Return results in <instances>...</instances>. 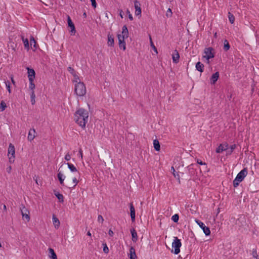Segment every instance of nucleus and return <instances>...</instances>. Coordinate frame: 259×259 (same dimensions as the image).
Segmentation results:
<instances>
[{
    "mask_svg": "<svg viewBox=\"0 0 259 259\" xmlns=\"http://www.w3.org/2000/svg\"><path fill=\"white\" fill-rule=\"evenodd\" d=\"M89 118L88 111L84 109L79 108L74 113V120L82 128H84Z\"/></svg>",
    "mask_w": 259,
    "mask_h": 259,
    "instance_id": "f257e3e1",
    "label": "nucleus"
},
{
    "mask_svg": "<svg viewBox=\"0 0 259 259\" xmlns=\"http://www.w3.org/2000/svg\"><path fill=\"white\" fill-rule=\"evenodd\" d=\"M189 174L194 179L197 178L201 173V170L198 167L197 164H192L188 167Z\"/></svg>",
    "mask_w": 259,
    "mask_h": 259,
    "instance_id": "f03ea898",
    "label": "nucleus"
},
{
    "mask_svg": "<svg viewBox=\"0 0 259 259\" xmlns=\"http://www.w3.org/2000/svg\"><path fill=\"white\" fill-rule=\"evenodd\" d=\"M86 87L83 82L79 81L75 84L74 92L78 96H83L86 94Z\"/></svg>",
    "mask_w": 259,
    "mask_h": 259,
    "instance_id": "7ed1b4c3",
    "label": "nucleus"
},
{
    "mask_svg": "<svg viewBox=\"0 0 259 259\" xmlns=\"http://www.w3.org/2000/svg\"><path fill=\"white\" fill-rule=\"evenodd\" d=\"M247 174V170L246 168H244L241 170L237 175L236 178L233 181V186L234 187H236L239 185V184L241 182L245 177Z\"/></svg>",
    "mask_w": 259,
    "mask_h": 259,
    "instance_id": "20e7f679",
    "label": "nucleus"
},
{
    "mask_svg": "<svg viewBox=\"0 0 259 259\" xmlns=\"http://www.w3.org/2000/svg\"><path fill=\"white\" fill-rule=\"evenodd\" d=\"M236 225L238 227L239 230L245 229L247 225L245 217L244 215H240L236 220Z\"/></svg>",
    "mask_w": 259,
    "mask_h": 259,
    "instance_id": "39448f33",
    "label": "nucleus"
},
{
    "mask_svg": "<svg viewBox=\"0 0 259 259\" xmlns=\"http://www.w3.org/2000/svg\"><path fill=\"white\" fill-rule=\"evenodd\" d=\"M182 245L181 240L178 239L177 237H174V240L172 243V247L174 248V253L175 254H178L180 252V247Z\"/></svg>",
    "mask_w": 259,
    "mask_h": 259,
    "instance_id": "423d86ee",
    "label": "nucleus"
},
{
    "mask_svg": "<svg viewBox=\"0 0 259 259\" xmlns=\"http://www.w3.org/2000/svg\"><path fill=\"white\" fill-rule=\"evenodd\" d=\"M204 53L205 55L203 57L208 61L210 59L214 58L215 54L214 49L212 47L206 48L204 50Z\"/></svg>",
    "mask_w": 259,
    "mask_h": 259,
    "instance_id": "0eeeda50",
    "label": "nucleus"
},
{
    "mask_svg": "<svg viewBox=\"0 0 259 259\" xmlns=\"http://www.w3.org/2000/svg\"><path fill=\"white\" fill-rule=\"evenodd\" d=\"M15 149L14 146L10 143L9 146L8 156L9 157V161L12 162L14 161L15 157Z\"/></svg>",
    "mask_w": 259,
    "mask_h": 259,
    "instance_id": "6e6552de",
    "label": "nucleus"
},
{
    "mask_svg": "<svg viewBox=\"0 0 259 259\" xmlns=\"http://www.w3.org/2000/svg\"><path fill=\"white\" fill-rule=\"evenodd\" d=\"M21 214L22 215L23 219L26 220L27 222H29L30 220L29 211L27 208H26L23 205H21L20 207Z\"/></svg>",
    "mask_w": 259,
    "mask_h": 259,
    "instance_id": "1a4fd4ad",
    "label": "nucleus"
},
{
    "mask_svg": "<svg viewBox=\"0 0 259 259\" xmlns=\"http://www.w3.org/2000/svg\"><path fill=\"white\" fill-rule=\"evenodd\" d=\"M195 222L203 230L205 235L208 236L210 234V231L209 228L208 227L205 226L203 223L198 220H196Z\"/></svg>",
    "mask_w": 259,
    "mask_h": 259,
    "instance_id": "9d476101",
    "label": "nucleus"
},
{
    "mask_svg": "<svg viewBox=\"0 0 259 259\" xmlns=\"http://www.w3.org/2000/svg\"><path fill=\"white\" fill-rule=\"evenodd\" d=\"M67 23L68 27L70 28V32H71V35H74L76 32L75 26L72 22L71 18L68 15L67 16Z\"/></svg>",
    "mask_w": 259,
    "mask_h": 259,
    "instance_id": "9b49d317",
    "label": "nucleus"
},
{
    "mask_svg": "<svg viewBox=\"0 0 259 259\" xmlns=\"http://www.w3.org/2000/svg\"><path fill=\"white\" fill-rule=\"evenodd\" d=\"M228 149V144L225 142L224 143L220 144L216 149V152L220 153L223 151H226Z\"/></svg>",
    "mask_w": 259,
    "mask_h": 259,
    "instance_id": "f8f14e48",
    "label": "nucleus"
},
{
    "mask_svg": "<svg viewBox=\"0 0 259 259\" xmlns=\"http://www.w3.org/2000/svg\"><path fill=\"white\" fill-rule=\"evenodd\" d=\"M28 77L29 80H34L35 76V72L33 69L27 67Z\"/></svg>",
    "mask_w": 259,
    "mask_h": 259,
    "instance_id": "ddd939ff",
    "label": "nucleus"
},
{
    "mask_svg": "<svg viewBox=\"0 0 259 259\" xmlns=\"http://www.w3.org/2000/svg\"><path fill=\"white\" fill-rule=\"evenodd\" d=\"M135 11V15L136 16L140 15L141 14V4L138 1H135L134 3Z\"/></svg>",
    "mask_w": 259,
    "mask_h": 259,
    "instance_id": "4468645a",
    "label": "nucleus"
},
{
    "mask_svg": "<svg viewBox=\"0 0 259 259\" xmlns=\"http://www.w3.org/2000/svg\"><path fill=\"white\" fill-rule=\"evenodd\" d=\"M219 77V72H216L213 73L210 78V83L212 84H214Z\"/></svg>",
    "mask_w": 259,
    "mask_h": 259,
    "instance_id": "2eb2a0df",
    "label": "nucleus"
},
{
    "mask_svg": "<svg viewBox=\"0 0 259 259\" xmlns=\"http://www.w3.org/2000/svg\"><path fill=\"white\" fill-rule=\"evenodd\" d=\"M130 213L132 222H134L135 220V209L133 203H131L130 204Z\"/></svg>",
    "mask_w": 259,
    "mask_h": 259,
    "instance_id": "dca6fc26",
    "label": "nucleus"
},
{
    "mask_svg": "<svg viewBox=\"0 0 259 259\" xmlns=\"http://www.w3.org/2000/svg\"><path fill=\"white\" fill-rule=\"evenodd\" d=\"M172 58L174 63H177L179 62L180 55L177 50H175L174 52L172 55Z\"/></svg>",
    "mask_w": 259,
    "mask_h": 259,
    "instance_id": "f3484780",
    "label": "nucleus"
},
{
    "mask_svg": "<svg viewBox=\"0 0 259 259\" xmlns=\"http://www.w3.org/2000/svg\"><path fill=\"white\" fill-rule=\"evenodd\" d=\"M35 133H36L35 130L34 128L30 130V131H29L28 135V137H27L28 141H31L34 139V138L35 137Z\"/></svg>",
    "mask_w": 259,
    "mask_h": 259,
    "instance_id": "a211bd4d",
    "label": "nucleus"
},
{
    "mask_svg": "<svg viewBox=\"0 0 259 259\" xmlns=\"http://www.w3.org/2000/svg\"><path fill=\"white\" fill-rule=\"evenodd\" d=\"M66 164L68 165V168L71 171L75 172L77 175H79V171H78L76 168L73 164L68 162Z\"/></svg>",
    "mask_w": 259,
    "mask_h": 259,
    "instance_id": "6ab92c4d",
    "label": "nucleus"
},
{
    "mask_svg": "<svg viewBox=\"0 0 259 259\" xmlns=\"http://www.w3.org/2000/svg\"><path fill=\"white\" fill-rule=\"evenodd\" d=\"M130 259H137V258L135 249L133 246H131L130 248Z\"/></svg>",
    "mask_w": 259,
    "mask_h": 259,
    "instance_id": "aec40b11",
    "label": "nucleus"
},
{
    "mask_svg": "<svg viewBox=\"0 0 259 259\" xmlns=\"http://www.w3.org/2000/svg\"><path fill=\"white\" fill-rule=\"evenodd\" d=\"M131 233L132 237V241L136 242L138 240V235L136 231L134 228L131 229Z\"/></svg>",
    "mask_w": 259,
    "mask_h": 259,
    "instance_id": "412c9836",
    "label": "nucleus"
},
{
    "mask_svg": "<svg viewBox=\"0 0 259 259\" xmlns=\"http://www.w3.org/2000/svg\"><path fill=\"white\" fill-rule=\"evenodd\" d=\"M53 223L55 228H58L60 226V221L59 219L54 214L53 215L52 218Z\"/></svg>",
    "mask_w": 259,
    "mask_h": 259,
    "instance_id": "4be33fe9",
    "label": "nucleus"
},
{
    "mask_svg": "<svg viewBox=\"0 0 259 259\" xmlns=\"http://www.w3.org/2000/svg\"><path fill=\"white\" fill-rule=\"evenodd\" d=\"M122 37L123 38H127L128 35V31L127 27L126 25H124L122 27Z\"/></svg>",
    "mask_w": 259,
    "mask_h": 259,
    "instance_id": "5701e85b",
    "label": "nucleus"
},
{
    "mask_svg": "<svg viewBox=\"0 0 259 259\" xmlns=\"http://www.w3.org/2000/svg\"><path fill=\"white\" fill-rule=\"evenodd\" d=\"M108 45L110 47L113 46L114 44V37L112 35L108 34Z\"/></svg>",
    "mask_w": 259,
    "mask_h": 259,
    "instance_id": "b1692460",
    "label": "nucleus"
},
{
    "mask_svg": "<svg viewBox=\"0 0 259 259\" xmlns=\"http://www.w3.org/2000/svg\"><path fill=\"white\" fill-rule=\"evenodd\" d=\"M60 168L58 170V173L57 174L58 179L61 184H63L65 178V176L60 171Z\"/></svg>",
    "mask_w": 259,
    "mask_h": 259,
    "instance_id": "393cba45",
    "label": "nucleus"
},
{
    "mask_svg": "<svg viewBox=\"0 0 259 259\" xmlns=\"http://www.w3.org/2000/svg\"><path fill=\"white\" fill-rule=\"evenodd\" d=\"M196 69L200 72H202L204 70V65L200 62H198L196 64Z\"/></svg>",
    "mask_w": 259,
    "mask_h": 259,
    "instance_id": "a878e982",
    "label": "nucleus"
},
{
    "mask_svg": "<svg viewBox=\"0 0 259 259\" xmlns=\"http://www.w3.org/2000/svg\"><path fill=\"white\" fill-rule=\"evenodd\" d=\"M236 144H233L231 145L229 148L228 147V149L227 150L226 155H231L234 150V149L236 148Z\"/></svg>",
    "mask_w": 259,
    "mask_h": 259,
    "instance_id": "bb28decb",
    "label": "nucleus"
},
{
    "mask_svg": "<svg viewBox=\"0 0 259 259\" xmlns=\"http://www.w3.org/2000/svg\"><path fill=\"white\" fill-rule=\"evenodd\" d=\"M49 251L50 253L49 256L50 258H51L52 259H57V255L53 249L50 248L49 249Z\"/></svg>",
    "mask_w": 259,
    "mask_h": 259,
    "instance_id": "cd10ccee",
    "label": "nucleus"
},
{
    "mask_svg": "<svg viewBox=\"0 0 259 259\" xmlns=\"http://www.w3.org/2000/svg\"><path fill=\"white\" fill-rule=\"evenodd\" d=\"M153 145L155 150L157 151H159L160 149V145L159 141L155 139L153 141Z\"/></svg>",
    "mask_w": 259,
    "mask_h": 259,
    "instance_id": "c85d7f7f",
    "label": "nucleus"
},
{
    "mask_svg": "<svg viewBox=\"0 0 259 259\" xmlns=\"http://www.w3.org/2000/svg\"><path fill=\"white\" fill-rule=\"evenodd\" d=\"M21 38H22V39L24 43L25 48L28 50L29 49V41H28V39L24 38L23 36H21Z\"/></svg>",
    "mask_w": 259,
    "mask_h": 259,
    "instance_id": "c756f323",
    "label": "nucleus"
},
{
    "mask_svg": "<svg viewBox=\"0 0 259 259\" xmlns=\"http://www.w3.org/2000/svg\"><path fill=\"white\" fill-rule=\"evenodd\" d=\"M30 45L31 48H34V50H35L36 49V42L33 36H31L30 39Z\"/></svg>",
    "mask_w": 259,
    "mask_h": 259,
    "instance_id": "7c9ffc66",
    "label": "nucleus"
},
{
    "mask_svg": "<svg viewBox=\"0 0 259 259\" xmlns=\"http://www.w3.org/2000/svg\"><path fill=\"white\" fill-rule=\"evenodd\" d=\"M230 46L229 45V41L225 39L224 41V47L223 49L225 51H227L230 49Z\"/></svg>",
    "mask_w": 259,
    "mask_h": 259,
    "instance_id": "2f4dec72",
    "label": "nucleus"
},
{
    "mask_svg": "<svg viewBox=\"0 0 259 259\" xmlns=\"http://www.w3.org/2000/svg\"><path fill=\"white\" fill-rule=\"evenodd\" d=\"M118 42H119V47L120 49H122V43L123 42H124V39L125 38H123L121 36V34H118Z\"/></svg>",
    "mask_w": 259,
    "mask_h": 259,
    "instance_id": "473e14b6",
    "label": "nucleus"
},
{
    "mask_svg": "<svg viewBox=\"0 0 259 259\" xmlns=\"http://www.w3.org/2000/svg\"><path fill=\"white\" fill-rule=\"evenodd\" d=\"M228 18H229V20L231 24H233L234 23L235 17H234V15L230 12L228 13Z\"/></svg>",
    "mask_w": 259,
    "mask_h": 259,
    "instance_id": "72a5a7b5",
    "label": "nucleus"
},
{
    "mask_svg": "<svg viewBox=\"0 0 259 259\" xmlns=\"http://www.w3.org/2000/svg\"><path fill=\"white\" fill-rule=\"evenodd\" d=\"M35 95L34 91H32L30 94L31 102L32 105H34L35 103Z\"/></svg>",
    "mask_w": 259,
    "mask_h": 259,
    "instance_id": "f704fd0d",
    "label": "nucleus"
},
{
    "mask_svg": "<svg viewBox=\"0 0 259 259\" xmlns=\"http://www.w3.org/2000/svg\"><path fill=\"white\" fill-rule=\"evenodd\" d=\"M7 107V105L4 101H2L0 104V110L2 111H4Z\"/></svg>",
    "mask_w": 259,
    "mask_h": 259,
    "instance_id": "c9c22d12",
    "label": "nucleus"
},
{
    "mask_svg": "<svg viewBox=\"0 0 259 259\" xmlns=\"http://www.w3.org/2000/svg\"><path fill=\"white\" fill-rule=\"evenodd\" d=\"M171 170H172L174 177L180 181V176L178 172H176L174 167H171Z\"/></svg>",
    "mask_w": 259,
    "mask_h": 259,
    "instance_id": "e433bc0d",
    "label": "nucleus"
},
{
    "mask_svg": "<svg viewBox=\"0 0 259 259\" xmlns=\"http://www.w3.org/2000/svg\"><path fill=\"white\" fill-rule=\"evenodd\" d=\"M252 255V256L255 258V259H258V254H257V251H256V248H253L252 250V253H251Z\"/></svg>",
    "mask_w": 259,
    "mask_h": 259,
    "instance_id": "4c0bfd02",
    "label": "nucleus"
},
{
    "mask_svg": "<svg viewBox=\"0 0 259 259\" xmlns=\"http://www.w3.org/2000/svg\"><path fill=\"white\" fill-rule=\"evenodd\" d=\"M29 89L32 90V91H34L33 90L34 89L35 85L34 83H33V80H29Z\"/></svg>",
    "mask_w": 259,
    "mask_h": 259,
    "instance_id": "58836bf2",
    "label": "nucleus"
},
{
    "mask_svg": "<svg viewBox=\"0 0 259 259\" xmlns=\"http://www.w3.org/2000/svg\"><path fill=\"white\" fill-rule=\"evenodd\" d=\"M179 216L178 214H175L171 217V220L177 223L179 221Z\"/></svg>",
    "mask_w": 259,
    "mask_h": 259,
    "instance_id": "ea45409f",
    "label": "nucleus"
},
{
    "mask_svg": "<svg viewBox=\"0 0 259 259\" xmlns=\"http://www.w3.org/2000/svg\"><path fill=\"white\" fill-rule=\"evenodd\" d=\"M73 76V79L72 81L73 82H75V83H77L79 81H80V79H79V77L76 74H74Z\"/></svg>",
    "mask_w": 259,
    "mask_h": 259,
    "instance_id": "a19ab883",
    "label": "nucleus"
},
{
    "mask_svg": "<svg viewBox=\"0 0 259 259\" xmlns=\"http://www.w3.org/2000/svg\"><path fill=\"white\" fill-rule=\"evenodd\" d=\"M67 70L72 75H74L76 74V72L74 69L71 67H68L67 68Z\"/></svg>",
    "mask_w": 259,
    "mask_h": 259,
    "instance_id": "79ce46f5",
    "label": "nucleus"
},
{
    "mask_svg": "<svg viewBox=\"0 0 259 259\" xmlns=\"http://www.w3.org/2000/svg\"><path fill=\"white\" fill-rule=\"evenodd\" d=\"M6 86L7 88V89L8 90L9 93H11V90L10 89V83L9 81H5Z\"/></svg>",
    "mask_w": 259,
    "mask_h": 259,
    "instance_id": "37998d69",
    "label": "nucleus"
},
{
    "mask_svg": "<svg viewBox=\"0 0 259 259\" xmlns=\"http://www.w3.org/2000/svg\"><path fill=\"white\" fill-rule=\"evenodd\" d=\"M172 14V13L171 9L170 8H168L166 11V16L167 17H171Z\"/></svg>",
    "mask_w": 259,
    "mask_h": 259,
    "instance_id": "c03bdc74",
    "label": "nucleus"
},
{
    "mask_svg": "<svg viewBox=\"0 0 259 259\" xmlns=\"http://www.w3.org/2000/svg\"><path fill=\"white\" fill-rule=\"evenodd\" d=\"M103 245H104V247H103V251L106 253H107L109 252V249H108V246H107L106 244V243H104L103 244Z\"/></svg>",
    "mask_w": 259,
    "mask_h": 259,
    "instance_id": "a18cd8bd",
    "label": "nucleus"
},
{
    "mask_svg": "<svg viewBox=\"0 0 259 259\" xmlns=\"http://www.w3.org/2000/svg\"><path fill=\"white\" fill-rule=\"evenodd\" d=\"M56 196L57 197L59 202H63V201H64L63 195H56Z\"/></svg>",
    "mask_w": 259,
    "mask_h": 259,
    "instance_id": "49530a36",
    "label": "nucleus"
},
{
    "mask_svg": "<svg viewBox=\"0 0 259 259\" xmlns=\"http://www.w3.org/2000/svg\"><path fill=\"white\" fill-rule=\"evenodd\" d=\"M126 13L128 15V18L130 20L132 21L133 20V17L132 15L131 14L130 11L128 9H127L126 10Z\"/></svg>",
    "mask_w": 259,
    "mask_h": 259,
    "instance_id": "de8ad7c7",
    "label": "nucleus"
},
{
    "mask_svg": "<svg viewBox=\"0 0 259 259\" xmlns=\"http://www.w3.org/2000/svg\"><path fill=\"white\" fill-rule=\"evenodd\" d=\"M104 221V220L103 217L101 215H99L98 217V221L99 223H101L102 224L103 223Z\"/></svg>",
    "mask_w": 259,
    "mask_h": 259,
    "instance_id": "09e8293b",
    "label": "nucleus"
},
{
    "mask_svg": "<svg viewBox=\"0 0 259 259\" xmlns=\"http://www.w3.org/2000/svg\"><path fill=\"white\" fill-rule=\"evenodd\" d=\"M150 39L151 45L152 47L153 48V49L154 50V51L156 52V53H158L157 51V49L154 46V45H153V42L152 41V39H151V36H150Z\"/></svg>",
    "mask_w": 259,
    "mask_h": 259,
    "instance_id": "8fccbe9b",
    "label": "nucleus"
},
{
    "mask_svg": "<svg viewBox=\"0 0 259 259\" xmlns=\"http://www.w3.org/2000/svg\"><path fill=\"white\" fill-rule=\"evenodd\" d=\"M64 158L66 161H69L71 159V155L69 153H67L66 154Z\"/></svg>",
    "mask_w": 259,
    "mask_h": 259,
    "instance_id": "3c124183",
    "label": "nucleus"
},
{
    "mask_svg": "<svg viewBox=\"0 0 259 259\" xmlns=\"http://www.w3.org/2000/svg\"><path fill=\"white\" fill-rule=\"evenodd\" d=\"M90 1H91L92 6L94 8H96L97 7V3L96 2V0H90Z\"/></svg>",
    "mask_w": 259,
    "mask_h": 259,
    "instance_id": "603ef678",
    "label": "nucleus"
},
{
    "mask_svg": "<svg viewBox=\"0 0 259 259\" xmlns=\"http://www.w3.org/2000/svg\"><path fill=\"white\" fill-rule=\"evenodd\" d=\"M197 164H200V165H206V163L205 162H203L201 160L197 159Z\"/></svg>",
    "mask_w": 259,
    "mask_h": 259,
    "instance_id": "864d4df0",
    "label": "nucleus"
},
{
    "mask_svg": "<svg viewBox=\"0 0 259 259\" xmlns=\"http://www.w3.org/2000/svg\"><path fill=\"white\" fill-rule=\"evenodd\" d=\"M73 182L74 184V186L76 185V184H77L78 181H77V178L76 177H74L73 179Z\"/></svg>",
    "mask_w": 259,
    "mask_h": 259,
    "instance_id": "5fc2aeb1",
    "label": "nucleus"
},
{
    "mask_svg": "<svg viewBox=\"0 0 259 259\" xmlns=\"http://www.w3.org/2000/svg\"><path fill=\"white\" fill-rule=\"evenodd\" d=\"M108 234L110 236L112 237L114 235V232L111 229H109Z\"/></svg>",
    "mask_w": 259,
    "mask_h": 259,
    "instance_id": "6e6d98bb",
    "label": "nucleus"
},
{
    "mask_svg": "<svg viewBox=\"0 0 259 259\" xmlns=\"http://www.w3.org/2000/svg\"><path fill=\"white\" fill-rule=\"evenodd\" d=\"M122 49H123V50H125V49H126V46H125V42H123V43H122Z\"/></svg>",
    "mask_w": 259,
    "mask_h": 259,
    "instance_id": "4d7b16f0",
    "label": "nucleus"
},
{
    "mask_svg": "<svg viewBox=\"0 0 259 259\" xmlns=\"http://www.w3.org/2000/svg\"><path fill=\"white\" fill-rule=\"evenodd\" d=\"M122 13H123V11H122V10H121L120 11V13H119V15H120V17L121 18H123V14H122Z\"/></svg>",
    "mask_w": 259,
    "mask_h": 259,
    "instance_id": "13d9d810",
    "label": "nucleus"
},
{
    "mask_svg": "<svg viewBox=\"0 0 259 259\" xmlns=\"http://www.w3.org/2000/svg\"><path fill=\"white\" fill-rule=\"evenodd\" d=\"M7 171H8L9 173H10V172H11V166H9V167L7 168Z\"/></svg>",
    "mask_w": 259,
    "mask_h": 259,
    "instance_id": "bf43d9fd",
    "label": "nucleus"
},
{
    "mask_svg": "<svg viewBox=\"0 0 259 259\" xmlns=\"http://www.w3.org/2000/svg\"><path fill=\"white\" fill-rule=\"evenodd\" d=\"M11 81H12V82L13 83V84H15V81L14 80L13 76L11 77Z\"/></svg>",
    "mask_w": 259,
    "mask_h": 259,
    "instance_id": "052dcab7",
    "label": "nucleus"
},
{
    "mask_svg": "<svg viewBox=\"0 0 259 259\" xmlns=\"http://www.w3.org/2000/svg\"><path fill=\"white\" fill-rule=\"evenodd\" d=\"M79 154L80 155L81 157L82 158V152L81 149H80V150L79 151Z\"/></svg>",
    "mask_w": 259,
    "mask_h": 259,
    "instance_id": "680f3d73",
    "label": "nucleus"
},
{
    "mask_svg": "<svg viewBox=\"0 0 259 259\" xmlns=\"http://www.w3.org/2000/svg\"><path fill=\"white\" fill-rule=\"evenodd\" d=\"M3 208H4V209L5 210H7V207H6V205H5V204H4V205H3Z\"/></svg>",
    "mask_w": 259,
    "mask_h": 259,
    "instance_id": "e2e57ef3",
    "label": "nucleus"
},
{
    "mask_svg": "<svg viewBox=\"0 0 259 259\" xmlns=\"http://www.w3.org/2000/svg\"><path fill=\"white\" fill-rule=\"evenodd\" d=\"M87 235L89 236H91V233H90V231H88V233H87Z\"/></svg>",
    "mask_w": 259,
    "mask_h": 259,
    "instance_id": "0e129e2a",
    "label": "nucleus"
},
{
    "mask_svg": "<svg viewBox=\"0 0 259 259\" xmlns=\"http://www.w3.org/2000/svg\"><path fill=\"white\" fill-rule=\"evenodd\" d=\"M217 210H218V211H217V215H218V214L220 213V208H218V209H217Z\"/></svg>",
    "mask_w": 259,
    "mask_h": 259,
    "instance_id": "69168bd1",
    "label": "nucleus"
},
{
    "mask_svg": "<svg viewBox=\"0 0 259 259\" xmlns=\"http://www.w3.org/2000/svg\"><path fill=\"white\" fill-rule=\"evenodd\" d=\"M214 37H215V38H217V32H215V33H214Z\"/></svg>",
    "mask_w": 259,
    "mask_h": 259,
    "instance_id": "338daca9",
    "label": "nucleus"
},
{
    "mask_svg": "<svg viewBox=\"0 0 259 259\" xmlns=\"http://www.w3.org/2000/svg\"><path fill=\"white\" fill-rule=\"evenodd\" d=\"M83 16L85 17L87 16V15H86V13H84L83 14Z\"/></svg>",
    "mask_w": 259,
    "mask_h": 259,
    "instance_id": "774afa93",
    "label": "nucleus"
}]
</instances>
